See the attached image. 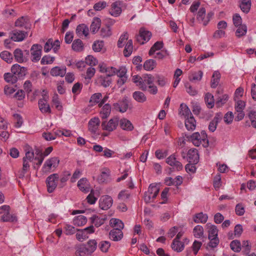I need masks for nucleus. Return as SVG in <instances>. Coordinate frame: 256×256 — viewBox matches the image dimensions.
Segmentation results:
<instances>
[{"instance_id": "1", "label": "nucleus", "mask_w": 256, "mask_h": 256, "mask_svg": "<svg viewBox=\"0 0 256 256\" xmlns=\"http://www.w3.org/2000/svg\"><path fill=\"white\" fill-rule=\"evenodd\" d=\"M160 189L155 184H152L150 185L148 190L144 193V199L146 203H150L156 197L159 192Z\"/></svg>"}, {"instance_id": "2", "label": "nucleus", "mask_w": 256, "mask_h": 256, "mask_svg": "<svg viewBox=\"0 0 256 256\" xmlns=\"http://www.w3.org/2000/svg\"><path fill=\"white\" fill-rule=\"evenodd\" d=\"M2 214L1 220L4 222H14L17 221V218L15 214H10V206L8 205H4L0 208Z\"/></svg>"}, {"instance_id": "3", "label": "nucleus", "mask_w": 256, "mask_h": 256, "mask_svg": "<svg viewBox=\"0 0 256 256\" xmlns=\"http://www.w3.org/2000/svg\"><path fill=\"white\" fill-rule=\"evenodd\" d=\"M60 163V160L58 157H53L47 160L42 168L43 172H50L52 168L55 169Z\"/></svg>"}, {"instance_id": "4", "label": "nucleus", "mask_w": 256, "mask_h": 256, "mask_svg": "<svg viewBox=\"0 0 256 256\" xmlns=\"http://www.w3.org/2000/svg\"><path fill=\"white\" fill-rule=\"evenodd\" d=\"M119 122V118L118 117H114L110 119L108 122L103 121L101 126L103 130L111 132L115 130Z\"/></svg>"}, {"instance_id": "5", "label": "nucleus", "mask_w": 256, "mask_h": 256, "mask_svg": "<svg viewBox=\"0 0 256 256\" xmlns=\"http://www.w3.org/2000/svg\"><path fill=\"white\" fill-rule=\"evenodd\" d=\"M166 162L174 170L180 171L183 168L182 163L177 160L176 154H172L167 158Z\"/></svg>"}, {"instance_id": "6", "label": "nucleus", "mask_w": 256, "mask_h": 256, "mask_svg": "<svg viewBox=\"0 0 256 256\" xmlns=\"http://www.w3.org/2000/svg\"><path fill=\"white\" fill-rule=\"evenodd\" d=\"M58 178L59 176L57 174H52L47 178L46 183L48 192L51 193L56 189Z\"/></svg>"}, {"instance_id": "7", "label": "nucleus", "mask_w": 256, "mask_h": 256, "mask_svg": "<svg viewBox=\"0 0 256 256\" xmlns=\"http://www.w3.org/2000/svg\"><path fill=\"white\" fill-rule=\"evenodd\" d=\"M42 46L39 44H34L30 48L32 56L31 60L32 62H38L40 58L42 52Z\"/></svg>"}, {"instance_id": "8", "label": "nucleus", "mask_w": 256, "mask_h": 256, "mask_svg": "<svg viewBox=\"0 0 256 256\" xmlns=\"http://www.w3.org/2000/svg\"><path fill=\"white\" fill-rule=\"evenodd\" d=\"M151 36L152 34L150 32L145 30L144 28H140L139 34L136 36V40L138 42L142 44L148 41Z\"/></svg>"}, {"instance_id": "9", "label": "nucleus", "mask_w": 256, "mask_h": 256, "mask_svg": "<svg viewBox=\"0 0 256 256\" xmlns=\"http://www.w3.org/2000/svg\"><path fill=\"white\" fill-rule=\"evenodd\" d=\"M14 26L16 27L24 28L26 30H30L31 24L28 16H22L19 18L15 22Z\"/></svg>"}, {"instance_id": "10", "label": "nucleus", "mask_w": 256, "mask_h": 256, "mask_svg": "<svg viewBox=\"0 0 256 256\" xmlns=\"http://www.w3.org/2000/svg\"><path fill=\"white\" fill-rule=\"evenodd\" d=\"M112 203L113 200L111 196L106 195L100 198L99 205L101 209L107 210L112 206Z\"/></svg>"}, {"instance_id": "11", "label": "nucleus", "mask_w": 256, "mask_h": 256, "mask_svg": "<svg viewBox=\"0 0 256 256\" xmlns=\"http://www.w3.org/2000/svg\"><path fill=\"white\" fill-rule=\"evenodd\" d=\"M186 159L190 163L196 164L199 160L198 150L196 148L189 150L186 153Z\"/></svg>"}, {"instance_id": "12", "label": "nucleus", "mask_w": 256, "mask_h": 256, "mask_svg": "<svg viewBox=\"0 0 256 256\" xmlns=\"http://www.w3.org/2000/svg\"><path fill=\"white\" fill-rule=\"evenodd\" d=\"M24 52L26 55L27 56H26L24 55L22 51L20 48H16L14 50V59L17 62L19 63H22L27 60V57L29 55V51L26 50Z\"/></svg>"}, {"instance_id": "13", "label": "nucleus", "mask_w": 256, "mask_h": 256, "mask_svg": "<svg viewBox=\"0 0 256 256\" xmlns=\"http://www.w3.org/2000/svg\"><path fill=\"white\" fill-rule=\"evenodd\" d=\"M48 96H44L38 100V104L40 111L42 113H51L50 105L48 104Z\"/></svg>"}, {"instance_id": "14", "label": "nucleus", "mask_w": 256, "mask_h": 256, "mask_svg": "<svg viewBox=\"0 0 256 256\" xmlns=\"http://www.w3.org/2000/svg\"><path fill=\"white\" fill-rule=\"evenodd\" d=\"M28 34L27 32L14 30L10 32V39L14 42H21L26 38Z\"/></svg>"}, {"instance_id": "15", "label": "nucleus", "mask_w": 256, "mask_h": 256, "mask_svg": "<svg viewBox=\"0 0 256 256\" xmlns=\"http://www.w3.org/2000/svg\"><path fill=\"white\" fill-rule=\"evenodd\" d=\"M11 71L16 76L22 78L26 75L27 69L26 68L21 66L18 64H15L12 66Z\"/></svg>"}, {"instance_id": "16", "label": "nucleus", "mask_w": 256, "mask_h": 256, "mask_svg": "<svg viewBox=\"0 0 256 256\" xmlns=\"http://www.w3.org/2000/svg\"><path fill=\"white\" fill-rule=\"evenodd\" d=\"M109 236L110 239L114 241H118L122 238L123 233L120 229L113 228L110 231Z\"/></svg>"}, {"instance_id": "17", "label": "nucleus", "mask_w": 256, "mask_h": 256, "mask_svg": "<svg viewBox=\"0 0 256 256\" xmlns=\"http://www.w3.org/2000/svg\"><path fill=\"white\" fill-rule=\"evenodd\" d=\"M100 124V120L97 117H94L88 122V130L92 134H95Z\"/></svg>"}, {"instance_id": "18", "label": "nucleus", "mask_w": 256, "mask_h": 256, "mask_svg": "<svg viewBox=\"0 0 256 256\" xmlns=\"http://www.w3.org/2000/svg\"><path fill=\"white\" fill-rule=\"evenodd\" d=\"M76 32L79 36H87L89 34V28L85 24H80L77 26Z\"/></svg>"}, {"instance_id": "19", "label": "nucleus", "mask_w": 256, "mask_h": 256, "mask_svg": "<svg viewBox=\"0 0 256 256\" xmlns=\"http://www.w3.org/2000/svg\"><path fill=\"white\" fill-rule=\"evenodd\" d=\"M120 127L124 130L131 131L134 129V126L131 122L126 118H122L119 120Z\"/></svg>"}, {"instance_id": "20", "label": "nucleus", "mask_w": 256, "mask_h": 256, "mask_svg": "<svg viewBox=\"0 0 256 256\" xmlns=\"http://www.w3.org/2000/svg\"><path fill=\"white\" fill-rule=\"evenodd\" d=\"M188 138L196 146H198L200 144L202 145L203 140H201L200 134L198 132H194L190 137H188Z\"/></svg>"}, {"instance_id": "21", "label": "nucleus", "mask_w": 256, "mask_h": 256, "mask_svg": "<svg viewBox=\"0 0 256 256\" xmlns=\"http://www.w3.org/2000/svg\"><path fill=\"white\" fill-rule=\"evenodd\" d=\"M222 118V115L220 114H216L214 118L210 122L208 125V130L210 132H214L218 125V124Z\"/></svg>"}, {"instance_id": "22", "label": "nucleus", "mask_w": 256, "mask_h": 256, "mask_svg": "<svg viewBox=\"0 0 256 256\" xmlns=\"http://www.w3.org/2000/svg\"><path fill=\"white\" fill-rule=\"evenodd\" d=\"M50 73L52 76H60L62 77L66 74V68L55 66L51 69Z\"/></svg>"}, {"instance_id": "23", "label": "nucleus", "mask_w": 256, "mask_h": 256, "mask_svg": "<svg viewBox=\"0 0 256 256\" xmlns=\"http://www.w3.org/2000/svg\"><path fill=\"white\" fill-rule=\"evenodd\" d=\"M78 186L81 191L85 193L88 192L90 190L87 179L85 178H82L78 180Z\"/></svg>"}, {"instance_id": "24", "label": "nucleus", "mask_w": 256, "mask_h": 256, "mask_svg": "<svg viewBox=\"0 0 256 256\" xmlns=\"http://www.w3.org/2000/svg\"><path fill=\"white\" fill-rule=\"evenodd\" d=\"M101 26V20L100 18L95 17L90 26V30L93 34H95L100 29Z\"/></svg>"}, {"instance_id": "25", "label": "nucleus", "mask_w": 256, "mask_h": 256, "mask_svg": "<svg viewBox=\"0 0 256 256\" xmlns=\"http://www.w3.org/2000/svg\"><path fill=\"white\" fill-rule=\"evenodd\" d=\"M114 108L120 112H126L128 108V104L126 101L123 100L114 104Z\"/></svg>"}, {"instance_id": "26", "label": "nucleus", "mask_w": 256, "mask_h": 256, "mask_svg": "<svg viewBox=\"0 0 256 256\" xmlns=\"http://www.w3.org/2000/svg\"><path fill=\"white\" fill-rule=\"evenodd\" d=\"M102 107V108L100 112V116L102 119H106L110 114L111 106L108 104H106Z\"/></svg>"}, {"instance_id": "27", "label": "nucleus", "mask_w": 256, "mask_h": 256, "mask_svg": "<svg viewBox=\"0 0 256 256\" xmlns=\"http://www.w3.org/2000/svg\"><path fill=\"white\" fill-rule=\"evenodd\" d=\"M206 226L208 229V238H218V230L216 226L210 224H207Z\"/></svg>"}, {"instance_id": "28", "label": "nucleus", "mask_w": 256, "mask_h": 256, "mask_svg": "<svg viewBox=\"0 0 256 256\" xmlns=\"http://www.w3.org/2000/svg\"><path fill=\"white\" fill-rule=\"evenodd\" d=\"M196 122L193 116L187 118L185 120V126L188 130H194L196 128Z\"/></svg>"}, {"instance_id": "29", "label": "nucleus", "mask_w": 256, "mask_h": 256, "mask_svg": "<svg viewBox=\"0 0 256 256\" xmlns=\"http://www.w3.org/2000/svg\"><path fill=\"white\" fill-rule=\"evenodd\" d=\"M30 161L23 159L22 168L18 172V175L19 178H23L26 172L30 170Z\"/></svg>"}, {"instance_id": "30", "label": "nucleus", "mask_w": 256, "mask_h": 256, "mask_svg": "<svg viewBox=\"0 0 256 256\" xmlns=\"http://www.w3.org/2000/svg\"><path fill=\"white\" fill-rule=\"evenodd\" d=\"M72 48L75 52H82L84 50L83 42L80 39H76L72 42Z\"/></svg>"}, {"instance_id": "31", "label": "nucleus", "mask_w": 256, "mask_h": 256, "mask_svg": "<svg viewBox=\"0 0 256 256\" xmlns=\"http://www.w3.org/2000/svg\"><path fill=\"white\" fill-rule=\"evenodd\" d=\"M122 12V8L118 6V2L113 3L112 5V8L110 10V14L114 16L117 17L120 15Z\"/></svg>"}, {"instance_id": "32", "label": "nucleus", "mask_w": 256, "mask_h": 256, "mask_svg": "<svg viewBox=\"0 0 256 256\" xmlns=\"http://www.w3.org/2000/svg\"><path fill=\"white\" fill-rule=\"evenodd\" d=\"M155 76H153L150 74H146L143 75L142 82V84H144L146 86H148L153 84Z\"/></svg>"}, {"instance_id": "33", "label": "nucleus", "mask_w": 256, "mask_h": 256, "mask_svg": "<svg viewBox=\"0 0 256 256\" xmlns=\"http://www.w3.org/2000/svg\"><path fill=\"white\" fill-rule=\"evenodd\" d=\"M133 98L138 102H144L146 100V97L142 92L136 91L132 94Z\"/></svg>"}, {"instance_id": "34", "label": "nucleus", "mask_w": 256, "mask_h": 256, "mask_svg": "<svg viewBox=\"0 0 256 256\" xmlns=\"http://www.w3.org/2000/svg\"><path fill=\"white\" fill-rule=\"evenodd\" d=\"M208 218V216L206 214L200 212L196 214L194 217V221L196 223H206Z\"/></svg>"}, {"instance_id": "35", "label": "nucleus", "mask_w": 256, "mask_h": 256, "mask_svg": "<svg viewBox=\"0 0 256 256\" xmlns=\"http://www.w3.org/2000/svg\"><path fill=\"white\" fill-rule=\"evenodd\" d=\"M183 232H178V234H177L176 238L173 240L172 241V242L171 244V248H172L176 251V252H181L183 250V246H182V245L181 247L180 248H175V245L176 244H178V241H180L179 240L181 238V237L183 235Z\"/></svg>"}, {"instance_id": "36", "label": "nucleus", "mask_w": 256, "mask_h": 256, "mask_svg": "<svg viewBox=\"0 0 256 256\" xmlns=\"http://www.w3.org/2000/svg\"><path fill=\"white\" fill-rule=\"evenodd\" d=\"M240 6L243 12L248 13L249 12L251 7L250 0H240Z\"/></svg>"}, {"instance_id": "37", "label": "nucleus", "mask_w": 256, "mask_h": 256, "mask_svg": "<svg viewBox=\"0 0 256 256\" xmlns=\"http://www.w3.org/2000/svg\"><path fill=\"white\" fill-rule=\"evenodd\" d=\"M87 219L84 216L80 215L75 217L73 220V224L76 226H82L86 223Z\"/></svg>"}, {"instance_id": "38", "label": "nucleus", "mask_w": 256, "mask_h": 256, "mask_svg": "<svg viewBox=\"0 0 256 256\" xmlns=\"http://www.w3.org/2000/svg\"><path fill=\"white\" fill-rule=\"evenodd\" d=\"M132 81L135 83L137 86H138L140 88L143 90L146 91L147 90V86H146L144 84H142V77H140L138 75H134L132 76Z\"/></svg>"}, {"instance_id": "39", "label": "nucleus", "mask_w": 256, "mask_h": 256, "mask_svg": "<svg viewBox=\"0 0 256 256\" xmlns=\"http://www.w3.org/2000/svg\"><path fill=\"white\" fill-rule=\"evenodd\" d=\"M98 80L100 84L104 88L110 86L112 83L111 78L104 76H100Z\"/></svg>"}, {"instance_id": "40", "label": "nucleus", "mask_w": 256, "mask_h": 256, "mask_svg": "<svg viewBox=\"0 0 256 256\" xmlns=\"http://www.w3.org/2000/svg\"><path fill=\"white\" fill-rule=\"evenodd\" d=\"M70 175L71 173L69 171H65L63 172L60 178V183L59 184V186L60 188H62L65 186L66 182L69 179Z\"/></svg>"}, {"instance_id": "41", "label": "nucleus", "mask_w": 256, "mask_h": 256, "mask_svg": "<svg viewBox=\"0 0 256 256\" xmlns=\"http://www.w3.org/2000/svg\"><path fill=\"white\" fill-rule=\"evenodd\" d=\"M220 78V74L219 72H218V71L214 72L212 74V79L211 80V87L212 88H215L218 86V85L219 83Z\"/></svg>"}, {"instance_id": "42", "label": "nucleus", "mask_w": 256, "mask_h": 256, "mask_svg": "<svg viewBox=\"0 0 256 256\" xmlns=\"http://www.w3.org/2000/svg\"><path fill=\"white\" fill-rule=\"evenodd\" d=\"M180 114L184 116L185 118H188L189 116H192L190 110L188 106L184 104H182L180 106Z\"/></svg>"}, {"instance_id": "43", "label": "nucleus", "mask_w": 256, "mask_h": 256, "mask_svg": "<svg viewBox=\"0 0 256 256\" xmlns=\"http://www.w3.org/2000/svg\"><path fill=\"white\" fill-rule=\"evenodd\" d=\"M110 226L114 228H118L122 230L124 228V224L122 220L117 218H112L110 222Z\"/></svg>"}, {"instance_id": "44", "label": "nucleus", "mask_w": 256, "mask_h": 256, "mask_svg": "<svg viewBox=\"0 0 256 256\" xmlns=\"http://www.w3.org/2000/svg\"><path fill=\"white\" fill-rule=\"evenodd\" d=\"M156 66V62L152 59H150L146 60L144 64V68L146 70H152L154 69V68Z\"/></svg>"}, {"instance_id": "45", "label": "nucleus", "mask_w": 256, "mask_h": 256, "mask_svg": "<svg viewBox=\"0 0 256 256\" xmlns=\"http://www.w3.org/2000/svg\"><path fill=\"white\" fill-rule=\"evenodd\" d=\"M133 50L132 41L130 40L128 41L124 49V54L126 57L129 56L132 53Z\"/></svg>"}, {"instance_id": "46", "label": "nucleus", "mask_w": 256, "mask_h": 256, "mask_svg": "<svg viewBox=\"0 0 256 256\" xmlns=\"http://www.w3.org/2000/svg\"><path fill=\"white\" fill-rule=\"evenodd\" d=\"M203 75V72L201 70L198 72H192L189 76L190 81H200L201 80Z\"/></svg>"}, {"instance_id": "47", "label": "nucleus", "mask_w": 256, "mask_h": 256, "mask_svg": "<svg viewBox=\"0 0 256 256\" xmlns=\"http://www.w3.org/2000/svg\"><path fill=\"white\" fill-rule=\"evenodd\" d=\"M204 100L208 108H212L214 104V96L208 92L205 95Z\"/></svg>"}, {"instance_id": "48", "label": "nucleus", "mask_w": 256, "mask_h": 256, "mask_svg": "<svg viewBox=\"0 0 256 256\" xmlns=\"http://www.w3.org/2000/svg\"><path fill=\"white\" fill-rule=\"evenodd\" d=\"M0 57L8 63H11L12 62V55L10 52L7 50L1 52L0 54Z\"/></svg>"}, {"instance_id": "49", "label": "nucleus", "mask_w": 256, "mask_h": 256, "mask_svg": "<svg viewBox=\"0 0 256 256\" xmlns=\"http://www.w3.org/2000/svg\"><path fill=\"white\" fill-rule=\"evenodd\" d=\"M206 11L205 8H201L199 10L198 12L197 18H196L197 20L200 22H204L203 24L204 26H206L208 24V22L204 21V18L206 16Z\"/></svg>"}, {"instance_id": "50", "label": "nucleus", "mask_w": 256, "mask_h": 256, "mask_svg": "<svg viewBox=\"0 0 256 256\" xmlns=\"http://www.w3.org/2000/svg\"><path fill=\"white\" fill-rule=\"evenodd\" d=\"M4 79L6 82L12 84H15L18 80V78L16 75L13 73L10 72L4 74Z\"/></svg>"}, {"instance_id": "51", "label": "nucleus", "mask_w": 256, "mask_h": 256, "mask_svg": "<svg viewBox=\"0 0 256 256\" xmlns=\"http://www.w3.org/2000/svg\"><path fill=\"white\" fill-rule=\"evenodd\" d=\"M112 34L110 26H106L102 27L100 30V36L102 38H106L110 36Z\"/></svg>"}, {"instance_id": "52", "label": "nucleus", "mask_w": 256, "mask_h": 256, "mask_svg": "<svg viewBox=\"0 0 256 256\" xmlns=\"http://www.w3.org/2000/svg\"><path fill=\"white\" fill-rule=\"evenodd\" d=\"M90 254L85 244L80 246L76 250V254L77 256H84L86 254Z\"/></svg>"}, {"instance_id": "53", "label": "nucleus", "mask_w": 256, "mask_h": 256, "mask_svg": "<svg viewBox=\"0 0 256 256\" xmlns=\"http://www.w3.org/2000/svg\"><path fill=\"white\" fill-rule=\"evenodd\" d=\"M77 232L76 236L77 240L79 241L82 242L88 238V236L87 233L84 229H78Z\"/></svg>"}, {"instance_id": "54", "label": "nucleus", "mask_w": 256, "mask_h": 256, "mask_svg": "<svg viewBox=\"0 0 256 256\" xmlns=\"http://www.w3.org/2000/svg\"><path fill=\"white\" fill-rule=\"evenodd\" d=\"M90 254L92 253L96 248L97 242L94 240H91L88 241L87 244H85Z\"/></svg>"}, {"instance_id": "55", "label": "nucleus", "mask_w": 256, "mask_h": 256, "mask_svg": "<svg viewBox=\"0 0 256 256\" xmlns=\"http://www.w3.org/2000/svg\"><path fill=\"white\" fill-rule=\"evenodd\" d=\"M102 98V94L100 92H97L93 94L90 98V102L92 103V104H99L101 101Z\"/></svg>"}, {"instance_id": "56", "label": "nucleus", "mask_w": 256, "mask_h": 256, "mask_svg": "<svg viewBox=\"0 0 256 256\" xmlns=\"http://www.w3.org/2000/svg\"><path fill=\"white\" fill-rule=\"evenodd\" d=\"M228 96L227 94H224L218 96L216 101V107H220L224 105L228 100Z\"/></svg>"}, {"instance_id": "57", "label": "nucleus", "mask_w": 256, "mask_h": 256, "mask_svg": "<svg viewBox=\"0 0 256 256\" xmlns=\"http://www.w3.org/2000/svg\"><path fill=\"white\" fill-rule=\"evenodd\" d=\"M90 220L92 224L96 227H99L104 223L105 218H100L96 216H94L91 217Z\"/></svg>"}, {"instance_id": "58", "label": "nucleus", "mask_w": 256, "mask_h": 256, "mask_svg": "<svg viewBox=\"0 0 256 256\" xmlns=\"http://www.w3.org/2000/svg\"><path fill=\"white\" fill-rule=\"evenodd\" d=\"M163 46V42H156L154 43V44L152 46L149 51V55L152 56L154 54L156 50H160Z\"/></svg>"}, {"instance_id": "59", "label": "nucleus", "mask_w": 256, "mask_h": 256, "mask_svg": "<svg viewBox=\"0 0 256 256\" xmlns=\"http://www.w3.org/2000/svg\"><path fill=\"white\" fill-rule=\"evenodd\" d=\"M247 32V27L245 24H243L238 27L236 32V35L237 37L240 38L245 36Z\"/></svg>"}, {"instance_id": "60", "label": "nucleus", "mask_w": 256, "mask_h": 256, "mask_svg": "<svg viewBox=\"0 0 256 256\" xmlns=\"http://www.w3.org/2000/svg\"><path fill=\"white\" fill-rule=\"evenodd\" d=\"M194 235L196 238H200L204 234V228L200 225L196 226L193 230Z\"/></svg>"}, {"instance_id": "61", "label": "nucleus", "mask_w": 256, "mask_h": 256, "mask_svg": "<svg viewBox=\"0 0 256 256\" xmlns=\"http://www.w3.org/2000/svg\"><path fill=\"white\" fill-rule=\"evenodd\" d=\"M230 247L233 251L237 252H240L242 248L240 242L238 240H232L230 244Z\"/></svg>"}, {"instance_id": "62", "label": "nucleus", "mask_w": 256, "mask_h": 256, "mask_svg": "<svg viewBox=\"0 0 256 256\" xmlns=\"http://www.w3.org/2000/svg\"><path fill=\"white\" fill-rule=\"evenodd\" d=\"M55 60L54 56H51L48 55L44 56L40 61L42 64H52Z\"/></svg>"}, {"instance_id": "63", "label": "nucleus", "mask_w": 256, "mask_h": 256, "mask_svg": "<svg viewBox=\"0 0 256 256\" xmlns=\"http://www.w3.org/2000/svg\"><path fill=\"white\" fill-rule=\"evenodd\" d=\"M246 106V103L242 100H238L234 106L235 110L236 112H244V110Z\"/></svg>"}, {"instance_id": "64", "label": "nucleus", "mask_w": 256, "mask_h": 256, "mask_svg": "<svg viewBox=\"0 0 256 256\" xmlns=\"http://www.w3.org/2000/svg\"><path fill=\"white\" fill-rule=\"evenodd\" d=\"M104 47V42L102 40H97L92 44V49L95 52H100Z\"/></svg>"}]
</instances>
